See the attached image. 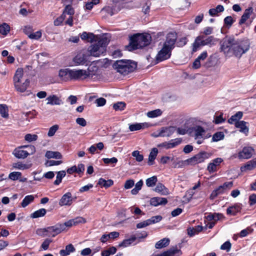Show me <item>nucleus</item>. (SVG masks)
<instances>
[{"label": "nucleus", "mask_w": 256, "mask_h": 256, "mask_svg": "<svg viewBox=\"0 0 256 256\" xmlns=\"http://www.w3.org/2000/svg\"><path fill=\"white\" fill-rule=\"evenodd\" d=\"M136 240V237L135 236H132L128 239L124 240L121 243L118 244L119 247H127L130 245L133 242Z\"/></svg>", "instance_id": "nucleus-38"}, {"label": "nucleus", "mask_w": 256, "mask_h": 256, "mask_svg": "<svg viewBox=\"0 0 256 256\" xmlns=\"http://www.w3.org/2000/svg\"><path fill=\"white\" fill-rule=\"evenodd\" d=\"M194 132L195 138H203V135L206 132L205 130L202 126H196L192 128Z\"/></svg>", "instance_id": "nucleus-23"}, {"label": "nucleus", "mask_w": 256, "mask_h": 256, "mask_svg": "<svg viewBox=\"0 0 256 256\" xmlns=\"http://www.w3.org/2000/svg\"><path fill=\"white\" fill-rule=\"evenodd\" d=\"M162 220L161 216H152L150 218L147 220L149 224H156L160 222Z\"/></svg>", "instance_id": "nucleus-54"}, {"label": "nucleus", "mask_w": 256, "mask_h": 256, "mask_svg": "<svg viewBox=\"0 0 256 256\" xmlns=\"http://www.w3.org/2000/svg\"><path fill=\"white\" fill-rule=\"evenodd\" d=\"M158 154V148H154L152 150L148 156V165L152 166L154 164V160L156 159Z\"/></svg>", "instance_id": "nucleus-29"}, {"label": "nucleus", "mask_w": 256, "mask_h": 256, "mask_svg": "<svg viewBox=\"0 0 256 256\" xmlns=\"http://www.w3.org/2000/svg\"><path fill=\"white\" fill-rule=\"evenodd\" d=\"M102 160L106 164H116L118 162V159L115 157L110 158H104Z\"/></svg>", "instance_id": "nucleus-63"}, {"label": "nucleus", "mask_w": 256, "mask_h": 256, "mask_svg": "<svg viewBox=\"0 0 256 256\" xmlns=\"http://www.w3.org/2000/svg\"><path fill=\"white\" fill-rule=\"evenodd\" d=\"M247 122L241 120L239 122H237L235 124V126L239 128L240 132L244 134L246 136L248 135L249 131L248 127L246 126Z\"/></svg>", "instance_id": "nucleus-19"}, {"label": "nucleus", "mask_w": 256, "mask_h": 256, "mask_svg": "<svg viewBox=\"0 0 256 256\" xmlns=\"http://www.w3.org/2000/svg\"><path fill=\"white\" fill-rule=\"evenodd\" d=\"M110 42V36L108 34L102 36L98 40L97 44L101 48V50L106 52V48Z\"/></svg>", "instance_id": "nucleus-15"}, {"label": "nucleus", "mask_w": 256, "mask_h": 256, "mask_svg": "<svg viewBox=\"0 0 256 256\" xmlns=\"http://www.w3.org/2000/svg\"><path fill=\"white\" fill-rule=\"evenodd\" d=\"M151 42V36L149 34H136L130 38V43L126 46L128 51L142 48L149 45Z\"/></svg>", "instance_id": "nucleus-2"}, {"label": "nucleus", "mask_w": 256, "mask_h": 256, "mask_svg": "<svg viewBox=\"0 0 256 256\" xmlns=\"http://www.w3.org/2000/svg\"><path fill=\"white\" fill-rule=\"evenodd\" d=\"M256 168V158L248 162L244 166L241 168L242 171L246 170H252Z\"/></svg>", "instance_id": "nucleus-37"}, {"label": "nucleus", "mask_w": 256, "mask_h": 256, "mask_svg": "<svg viewBox=\"0 0 256 256\" xmlns=\"http://www.w3.org/2000/svg\"><path fill=\"white\" fill-rule=\"evenodd\" d=\"M88 51L91 56L95 57H98L106 52L101 50V48L97 43L90 46L88 48Z\"/></svg>", "instance_id": "nucleus-11"}, {"label": "nucleus", "mask_w": 256, "mask_h": 256, "mask_svg": "<svg viewBox=\"0 0 256 256\" xmlns=\"http://www.w3.org/2000/svg\"><path fill=\"white\" fill-rule=\"evenodd\" d=\"M177 38L176 32L168 33L162 46L172 50L175 47Z\"/></svg>", "instance_id": "nucleus-5"}, {"label": "nucleus", "mask_w": 256, "mask_h": 256, "mask_svg": "<svg viewBox=\"0 0 256 256\" xmlns=\"http://www.w3.org/2000/svg\"><path fill=\"white\" fill-rule=\"evenodd\" d=\"M98 184L100 187L106 188H108L114 184V181L112 180H106L103 178H100L98 180Z\"/></svg>", "instance_id": "nucleus-28"}, {"label": "nucleus", "mask_w": 256, "mask_h": 256, "mask_svg": "<svg viewBox=\"0 0 256 256\" xmlns=\"http://www.w3.org/2000/svg\"><path fill=\"white\" fill-rule=\"evenodd\" d=\"M66 172L64 170L56 172V180L54 182V184L55 185H58L62 180L63 178L66 176Z\"/></svg>", "instance_id": "nucleus-41"}, {"label": "nucleus", "mask_w": 256, "mask_h": 256, "mask_svg": "<svg viewBox=\"0 0 256 256\" xmlns=\"http://www.w3.org/2000/svg\"><path fill=\"white\" fill-rule=\"evenodd\" d=\"M168 203V200L165 198L154 197L150 200V204L154 206L159 205H166Z\"/></svg>", "instance_id": "nucleus-16"}, {"label": "nucleus", "mask_w": 256, "mask_h": 256, "mask_svg": "<svg viewBox=\"0 0 256 256\" xmlns=\"http://www.w3.org/2000/svg\"><path fill=\"white\" fill-rule=\"evenodd\" d=\"M210 156L209 153L202 151L198 152L194 156L187 159L185 162L188 164L195 165L204 162L206 159L208 158Z\"/></svg>", "instance_id": "nucleus-4"}, {"label": "nucleus", "mask_w": 256, "mask_h": 256, "mask_svg": "<svg viewBox=\"0 0 256 256\" xmlns=\"http://www.w3.org/2000/svg\"><path fill=\"white\" fill-rule=\"evenodd\" d=\"M158 182V178L156 176H152L146 180V185L148 187H152L156 185Z\"/></svg>", "instance_id": "nucleus-43"}, {"label": "nucleus", "mask_w": 256, "mask_h": 256, "mask_svg": "<svg viewBox=\"0 0 256 256\" xmlns=\"http://www.w3.org/2000/svg\"><path fill=\"white\" fill-rule=\"evenodd\" d=\"M113 66L118 72L126 75L136 68L137 63L131 60H121L116 61Z\"/></svg>", "instance_id": "nucleus-3"}, {"label": "nucleus", "mask_w": 256, "mask_h": 256, "mask_svg": "<svg viewBox=\"0 0 256 256\" xmlns=\"http://www.w3.org/2000/svg\"><path fill=\"white\" fill-rule=\"evenodd\" d=\"M242 209V204H235L226 209V214L229 216H235L238 212H240Z\"/></svg>", "instance_id": "nucleus-13"}, {"label": "nucleus", "mask_w": 256, "mask_h": 256, "mask_svg": "<svg viewBox=\"0 0 256 256\" xmlns=\"http://www.w3.org/2000/svg\"><path fill=\"white\" fill-rule=\"evenodd\" d=\"M243 116V113L242 112H238L234 115L232 116L228 120V122L230 124H234L237 122H239Z\"/></svg>", "instance_id": "nucleus-27"}, {"label": "nucleus", "mask_w": 256, "mask_h": 256, "mask_svg": "<svg viewBox=\"0 0 256 256\" xmlns=\"http://www.w3.org/2000/svg\"><path fill=\"white\" fill-rule=\"evenodd\" d=\"M223 162V160L220 158H217L214 159L212 162L208 164L207 170L210 174H212L217 171V167Z\"/></svg>", "instance_id": "nucleus-10"}, {"label": "nucleus", "mask_w": 256, "mask_h": 256, "mask_svg": "<svg viewBox=\"0 0 256 256\" xmlns=\"http://www.w3.org/2000/svg\"><path fill=\"white\" fill-rule=\"evenodd\" d=\"M23 74L24 71L22 68H18L17 69L14 76V86H16V84H18L20 83V80L21 78H22Z\"/></svg>", "instance_id": "nucleus-31"}, {"label": "nucleus", "mask_w": 256, "mask_h": 256, "mask_svg": "<svg viewBox=\"0 0 256 256\" xmlns=\"http://www.w3.org/2000/svg\"><path fill=\"white\" fill-rule=\"evenodd\" d=\"M154 191L160 193L162 195H166L168 194V190L162 183H158L154 188Z\"/></svg>", "instance_id": "nucleus-34"}, {"label": "nucleus", "mask_w": 256, "mask_h": 256, "mask_svg": "<svg viewBox=\"0 0 256 256\" xmlns=\"http://www.w3.org/2000/svg\"><path fill=\"white\" fill-rule=\"evenodd\" d=\"M10 30V26L6 23H3L0 26V34L6 35Z\"/></svg>", "instance_id": "nucleus-44"}, {"label": "nucleus", "mask_w": 256, "mask_h": 256, "mask_svg": "<svg viewBox=\"0 0 256 256\" xmlns=\"http://www.w3.org/2000/svg\"><path fill=\"white\" fill-rule=\"evenodd\" d=\"M204 36H200L196 37L195 40L193 44V48H192V52H196L197 51L198 48L200 46V39H204Z\"/></svg>", "instance_id": "nucleus-46"}, {"label": "nucleus", "mask_w": 256, "mask_h": 256, "mask_svg": "<svg viewBox=\"0 0 256 256\" xmlns=\"http://www.w3.org/2000/svg\"><path fill=\"white\" fill-rule=\"evenodd\" d=\"M36 234L40 236L44 237L46 236H49L48 233V230H46V228H38L36 230Z\"/></svg>", "instance_id": "nucleus-55"}, {"label": "nucleus", "mask_w": 256, "mask_h": 256, "mask_svg": "<svg viewBox=\"0 0 256 256\" xmlns=\"http://www.w3.org/2000/svg\"><path fill=\"white\" fill-rule=\"evenodd\" d=\"M224 135L222 132H216L212 136V140L213 142H218L224 139Z\"/></svg>", "instance_id": "nucleus-51"}, {"label": "nucleus", "mask_w": 256, "mask_h": 256, "mask_svg": "<svg viewBox=\"0 0 256 256\" xmlns=\"http://www.w3.org/2000/svg\"><path fill=\"white\" fill-rule=\"evenodd\" d=\"M58 125H54V126H52V127H50V128L49 130L48 133V136H53L55 134L56 132L58 130Z\"/></svg>", "instance_id": "nucleus-64"}, {"label": "nucleus", "mask_w": 256, "mask_h": 256, "mask_svg": "<svg viewBox=\"0 0 256 256\" xmlns=\"http://www.w3.org/2000/svg\"><path fill=\"white\" fill-rule=\"evenodd\" d=\"M254 152V149L251 146H245L242 151L238 154V158L240 159H248L250 158Z\"/></svg>", "instance_id": "nucleus-8"}, {"label": "nucleus", "mask_w": 256, "mask_h": 256, "mask_svg": "<svg viewBox=\"0 0 256 256\" xmlns=\"http://www.w3.org/2000/svg\"><path fill=\"white\" fill-rule=\"evenodd\" d=\"M132 156L136 158V160L138 162H140L144 160V156L142 154H140L138 150H134L132 152Z\"/></svg>", "instance_id": "nucleus-58"}, {"label": "nucleus", "mask_w": 256, "mask_h": 256, "mask_svg": "<svg viewBox=\"0 0 256 256\" xmlns=\"http://www.w3.org/2000/svg\"><path fill=\"white\" fill-rule=\"evenodd\" d=\"M126 106V103L122 102H118L113 104V108L116 111H122L124 109Z\"/></svg>", "instance_id": "nucleus-47"}, {"label": "nucleus", "mask_w": 256, "mask_h": 256, "mask_svg": "<svg viewBox=\"0 0 256 256\" xmlns=\"http://www.w3.org/2000/svg\"><path fill=\"white\" fill-rule=\"evenodd\" d=\"M65 13L70 15V16H72L74 14V9L73 8L71 5L68 4L66 6L63 12L64 15V14Z\"/></svg>", "instance_id": "nucleus-56"}, {"label": "nucleus", "mask_w": 256, "mask_h": 256, "mask_svg": "<svg viewBox=\"0 0 256 256\" xmlns=\"http://www.w3.org/2000/svg\"><path fill=\"white\" fill-rule=\"evenodd\" d=\"M204 40L206 46H212L216 44V40L214 38V36H210L204 39Z\"/></svg>", "instance_id": "nucleus-52"}, {"label": "nucleus", "mask_w": 256, "mask_h": 256, "mask_svg": "<svg viewBox=\"0 0 256 256\" xmlns=\"http://www.w3.org/2000/svg\"><path fill=\"white\" fill-rule=\"evenodd\" d=\"M22 176V173L19 172H13L8 176V178L12 180H18Z\"/></svg>", "instance_id": "nucleus-50"}, {"label": "nucleus", "mask_w": 256, "mask_h": 256, "mask_svg": "<svg viewBox=\"0 0 256 256\" xmlns=\"http://www.w3.org/2000/svg\"><path fill=\"white\" fill-rule=\"evenodd\" d=\"M172 50L162 46V48L158 52L156 56V60L160 62L170 58Z\"/></svg>", "instance_id": "nucleus-7"}, {"label": "nucleus", "mask_w": 256, "mask_h": 256, "mask_svg": "<svg viewBox=\"0 0 256 256\" xmlns=\"http://www.w3.org/2000/svg\"><path fill=\"white\" fill-rule=\"evenodd\" d=\"M46 230H48V234H49L48 236H52V237H54L56 236L62 232L60 223H58L53 226L47 227Z\"/></svg>", "instance_id": "nucleus-14"}, {"label": "nucleus", "mask_w": 256, "mask_h": 256, "mask_svg": "<svg viewBox=\"0 0 256 256\" xmlns=\"http://www.w3.org/2000/svg\"><path fill=\"white\" fill-rule=\"evenodd\" d=\"M62 163V160H47L45 163V165L46 166H58Z\"/></svg>", "instance_id": "nucleus-62"}, {"label": "nucleus", "mask_w": 256, "mask_h": 256, "mask_svg": "<svg viewBox=\"0 0 256 256\" xmlns=\"http://www.w3.org/2000/svg\"><path fill=\"white\" fill-rule=\"evenodd\" d=\"M76 248L72 244H69L66 246L65 250H61L60 251V254L61 256H66L69 255L71 252H75Z\"/></svg>", "instance_id": "nucleus-30"}, {"label": "nucleus", "mask_w": 256, "mask_h": 256, "mask_svg": "<svg viewBox=\"0 0 256 256\" xmlns=\"http://www.w3.org/2000/svg\"><path fill=\"white\" fill-rule=\"evenodd\" d=\"M80 38L88 42H92L95 40V35L92 33L84 32L80 34Z\"/></svg>", "instance_id": "nucleus-26"}, {"label": "nucleus", "mask_w": 256, "mask_h": 256, "mask_svg": "<svg viewBox=\"0 0 256 256\" xmlns=\"http://www.w3.org/2000/svg\"><path fill=\"white\" fill-rule=\"evenodd\" d=\"M116 252V248L114 246H111L106 250L102 252V256H110L111 254H114Z\"/></svg>", "instance_id": "nucleus-42"}, {"label": "nucleus", "mask_w": 256, "mask_h": 256, "mask_svg": "<svg viewBox=\"0 0 256 256\" xmlns=\"http://www.w3.org/2000/svg\"><path fill=\"white\" fill-rule=\"evenodd\" d=\"M170 240L168 238H164L163 239L158 241L155 244L156 248L160 249L165 248L170 244Z\"/></svg>", "instance_id": "nucleus-36"}, {"label": "nucleus", "mask_w": 256, "mask_h": 256, "mask_svg": "<svg viewBox=\"0 0 256 256\" xmlns=\"http://www.w3.org/2000/svg\"><path fill=\"white\" fill-rule=\"evenodd\" d=\"M253 12V8L252 7H250L245 10L244 14L242 15L240 20L239 22V24L241 25L244 24L247 20H248L250 16Z\"/></svg>", "instance_id": "nucleus-22"}, {"label": "nucleus", "mask_w": 256, "mask_h": 256, "mask_svg": "<svg viewBox=\"0 0 256 256\" xmlns=\"http://www.w3.org/2000/svg\"><path fill=\"white\" fill-rule=\"evenodd\" d=\"M13 167L18 170H26L28 168V165L20 162L14 163L13 164Z\"/></svg>", "instance_id": "nucleus-59"}, {"label": "nucleus", "mask_w": 256, "mask_h": 256, "mask_svg": "<svg viewBox=\"0 0 256 256\" xmlns=\"http://www.w3.org/2000/svg\"><path fill=\"white\" fill-rule=\"evenodd\" d=\"M250 48V42L248 38L236 40L232 36H226L220 42V50L226 56L233 54L240 58L247 52Z\"/></svg>", "instance_id": "nucleus-1"}, {"label": "nucleus", "mask_w": 256, "mask_h": 256, "mask_svg": "<svg viewBox=\"0 0 256 256\" xmlns=\"http://www.w3.org/2000/svg\"><path fill=\"white\" fill-rule=\"evenodd\" d=\"M73 62L76 66L84 65L86 62V56L84 54H78L74 58Z\"/></svg>", "instance_id": "nucleus-24"}, {"label": "nucleus", "mask_w": 256, "mask_h": 256, "mask_svg": "<svg viewBox=\"0 0 256 256\" xmlns=\"http://www.w3.org/2000/svg\"><path fill=\"white\" fill-rule=\"evenodd\" d=\"M232 186V182H225L222 185L219 186L216 190L218 194H220L224 193L226 190H230Z\"/></svg>", "instance_id": "nucleus-21"}, {"label": "nucleus", "mask_w": 256, "mask_h": 256, "mask_svg": "<svg viewBox=\"0 0 256 256\" xmlns=\"http://www.w3.org/2000/svg\"><path fill=\"white\" fill-rule=\"evenodd\" d=\"M180 252V250L178 248L177 246H175L170 248L168 250L165 251L160 254L152 255V256H174L176 254L179 253Z\"/></svg>", "instance_id": "nucleus-17"}, {"label": "nucleus", "mask_w": 256, "mask_h": 256, "mask_svg": "<svg viewBox=\"0 0 256 256\" xmlns=\"http://www.w3.org/2000/svg\"><path fill=\"white\" fill-rule=\"evenodd\" d=\"M188 41L186 37H183L180 38L177 42H176V44L178 47H182L186 44Z\"/></svg>", "instance_id": "nucleus-61"}, {"label": "nucleus", "mask_w": 256, "mask_h": 256, "mask_svg": "<svg viewBox=\"0 0 256 256\" xmlns=\"http://www.w3.org/2000/svg\"><path fill=\"white\" fill-rule=\"evenodd\" d=\"M162 111L160 109H156L154 110L148 112L147 113V116L148 118H154L161 116Z\"/></svg>", "instance_id": "nucleus-45"}, {"label": "nucleus", "mask_w": 256, "mask_h": 256, "mask_svg": "<svg viewBox=\"0 0 256 256\" xmlns=\"http://www.w3.org/2000/svg\"><path fill=\"white\" fill-rule=\"evenodd\" d=\"M72 200L73 198L72 196V194L70 192H68L61 198L59 202V205L60 206H70L72 204Z\"/></svg>", "instance_id": "nucleus-12"}, {"label": "nucleus", "mask_w": 256, "mask_h": 256, "mask_svg": "<svg viewBox=\"0 0 256 256\" xmlns=\"http://www.w3.org/2000/svg\"><path fill=\"white\" fill-rule=\"evenodd\" d=\"M0 114L4 118L8 116V107L6 105L0 104Z\"/></svg>", "instance_id": "nucleus-49"}, {"label": "nucleus", "mask_w": 256, "mask_h": 256, "mask_svg": "<svg viewBox=\"0 0 256 256\" xmlns=\"http://www.w3.org/2000/svg\"><path fill=\"white\" fill-rule=\"evenodd\" d=\"M34 198L32 195L26 196L21 203V206L22 208H26L34 200Z\"/></svg>", "instance_id": "nucleus-40"}, {"label": "nucleus", "mask_w": 256, "mask_h": 256, "mask_svg": "<svg viewBox=\"0 0 256 256\" xmlns=\"http://www.w3.org/2000/svg\"><path fill=\"white\" fill-rule=\"evenodd\" d=\"M38 138L36 134H26L24 136V139L28 142H32L36 140Z\"/></svg>", "instance_id": "nucleus-57"}, {"label": "nucleus", "mask_w": 256, "mask_h": 256, "mask_svg": "<svg viewBox=\"0 0 256 256\" xmlns=\"http://www.w3.org/2000/svg\"><path fill=\"white\" fill-rule=\"evenodd\" d=\"M45 156L50 159V158H56V159H61L62 158V154L58 152H52L50 150H48L46 152Z\"/></svg>", "instance_id": "nucleus-33"}, {"label": "nucleus", "mask_w": 256, "mask_h": 256, "mask_svg": "<svg viewBox=\"0 0 256 256\" xmlns=\"http://www.w3.org/2000/svg\"><path fill=\"white\" fill-rule=\"evenodd\" d=\"M30 80L28 79H26L22 84H20V83L18 84H16V86L14 87L17 91L23 92L26 90L27 88L30 84Z\"/></svg>", "instance_id": "nucleus-32"}, {"label": "nucleus", "mask_w": 256, "mask_h": 256, "mask_svg": "<svg viewBox=\"0 0 256 256\" xmlns=\"http://www.w3.org/2000/svg\"><path fill=\"white\" fill-rule=\"evenodd\" d=\"M70 70L69 68L61 69L59 70L58 76L62 80L67 82L71 80Z\"/></svg>", "instance_id": "nucleus-18"}, {"label": "nucleus", "mask_w": 256, "mask_h": 256, "mask_svg": "<svg viewBox=\"0 0 256 256\" xmlns=\"http://www.w3.org/2000/svg\"><path fill=\"white\" fill-rule=\"evenodd\" d=\"M60 227H62V232L64 231L66 227H71L74 225V222L73 219L70 220L63 224H60Z\"/></svg>", "instance_id": "nucleus-53"}, {"label": "nucleus", "mask_w": 256, "mask_h": 256, "mask_svg": "<svg viewBox=\"0 0 256 256\" xmlns=\"http://www.w3.org/2000/svg\"><path fill=\"white\" fill-rule=\"evenodd\" d=\"M182 142V138H176L175 139L171 140L170 141H169V148H174L180 144Z\"/></svg>", "instance_id": "nucleus-48"}, {"label": "nucleus", "mask_w": 256, "mask_h": 256, "mask_svg": "<svg viewBox=\"0 0 256 256\" xmlns=\"http://www.w3.org/2000/svg\"><path fill=\"white\" fill-rule=\"evenodd\" d=\"M176 130V127L175 126H168V127H163L161 128L160 131L158 134L154 135L155 137H165V136H170L172 135V134Z\"/></svg>", "instance_id": "nucleus-9"}, {"label": "nucleus", "mask_w": 256, "mask_h": 256, "mask_svg": "<svg viewBox=\"0 0 256 256\" xmlns=\"http://www.w3.org/2000/svg\"><path fill=\"white\" fill-rule=\"evenodd\" d=\"M46 210L42 208L32 213L30 215V217L33 218H36L40 217H42L44 216L46 214Z\"/></svg>", "instance_id": "nucleus-39"}, {"label": "nucleus", "mask_w": 256, "mask_h": 256, "mask_svg": "<svg viewBox=\"0 0 256 256\" xmlns=\"http://www.w3.org/2000/svg\"><path fill=\"white\" fill-rule=\"evenodd\" d=\"M13 154L18 158H24L30 155L29 152L26 150L16 149L14 150Z\"/></svg>", "instance_id": "nucleus-35"}, {"label": "nucleus", "mask_w": 256, "mask_h": 256, "mask_svg": "<svg viewBox=\"0 0 256 256\" xmlns=\"http://www.w3.org/2000/svg\"><path fill=\"white\" fill-rule=\"evenodd\" d=\"M71 80L86 79L90 76V74L84 70H70Z\"/></svg>", "instance_id": "nucleus-6"}, {"label": "nucleus", "mask_w": 256, "mask_h": 256, "mask_svg": "<svg viewBox=\"0 0 256 256\" xmlns=\"http://www.w3.org/2000/svg\"><path fill=\"white\" fill-rule=\"evenodd\" d=\"M46 100H48L47 104L50 105H60L62 102L59 97L53 94L47 97Z\"/></svg>", "instance_id": "nucleus-20"}, {"label": "nucleus", "mask_w": 256, "mask_h": 256, "mask_svg": "<svg viewBox=\"0 0 256 256\" xmlns=\"http://www.w3.org/2000/svg\"><path fill=\"white\" fill-rule=\"evenodd\" d=\"M148 127V124L147 123H136L130 124L129 126V130L131 132H134Z\"/></svg>", "instance_id": "nucleus-25"}, {"label": "nucleus", "mask_w": 256, "mask_h": 256, "mask_svg": "<svg viewBox=\"0 0 256 256\" xmlns=\"http://www.w3.org/2000/svg\"><path fill=\"white\" fill-rule=\"evenodd\" d=\"M134 185V180L132 179H129L125 182L124 188L126 190L130 189Z\"/></svg>", "instance_id": "nucleus-60"}]
</instances>
